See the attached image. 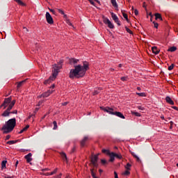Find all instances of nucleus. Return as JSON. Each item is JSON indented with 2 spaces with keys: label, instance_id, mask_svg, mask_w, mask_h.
Here are the masks:
<instances>
[{
  "label": "nucleus",
  "instance_id": "f257e3e1",
  "mask_svg": "<svg viewBox=\"0 0 178 178\" xmlns=\"http://www.w3.org/2000/svg\"><path fill=\"white\" fill-rule=\"evenodd\" d=\"M90 65L88 62L84 61L83 65H74V69L70 70L69 77L70 79H81V77H84L87 70L90 69Z\"/></svg>",
  "mask_w": 178,
  "mask_h": 178
},
{
  "label": "nucleus",
  "instance_id": "f03ea898",
  "mask_svg": "<svg viewBox=\"0 0 178 178\" xmlns=\"http://www.w3.org/2000/svg\"><path fill=\"white\" fill-rule=\"evenodd\" d=\"M16 127V118H11L6 122V124L1 128V131L3 134H8L12 131Z\"/></svg>",
  "mask_w": 178,
  "mask_h": 178
},
{
  "label": "nucleus",
  "instance_id": "7ed1b4c3",
  "mask_svg": "<svg viewBox=\"0 0 178 178\" xmlns=\"http://www.w3.org/2000/svg\"><path fill=\"white\" fill-rule=\"evenodd\" d=\"M62 69V65L60 63H58V64H54L53 66V73L52 76H51L47 80L44 81V84H49L51 81H54L55 79H56V76H58V73H59V70Z\"/></svg>",
  "mask_w": 178,
  "mask_h": 178
},
{
  "label": "nucleus",
  "instance_id": "20e7f679",
  "mask_svg": "<svg viewBox=\"0 0 178 178\" xmlns=\"http://www.w3.org/2000/svg\"><path fill=\"white\" fill-rule=\"evenodd\" d=\"M15 104H16V100H13L12 101V97H8L4 99L3 103L0 106V108H2V106H4L3 109L6 108V106L8 107L7 108V111H12V108L13 106H15Z\"/></svg>",
  "mask_w": 178,
  "mask_h": 178
},
{
  "label": "nucleus",
  "instance_id": "39448f33",
  "mask_svg": "<svg viewBox=\"0 0 178 178\" xmlns=\"http://www.w3.org/2000/svg\"><path fill=\"white\" fill-rule=\"evenodd\" d=\"M101 109H102V111H104V112L109 113V115H114L115 116H118V118H120L121 119H125L123 113L119 111H115V110H113V108L107 106V107H101Z\"/></svg>",
  "mask_w": 178,
  "mask_h": 178
},
{
  "label": "nucleus",
  "instance_id": "423d86ee",
  "mask_svg": "<svg viewBox=\"0 0 178 178\" xmlns=\"http://www.w3.org/2000/svg\"><path fill=\"white\" fill-rule=\"evenodd\" d=\"M90 165H92L93 168H98V155H94L91 157Z\"/></svg>",
  "mask_w": 178,
  "mask_h": 178
},
{
  "label": "nucleus",
  "instance_id": "0eeeda50",
  "mask_svg": "<svg viewBox=\"0 0 178 178\" xmlns=\"http://www.w3.org/2000/svg\"><path fill=\"white\" fill-rule=\"evenodd\" d=\"M103 22L104 23V24H107L109 29H115V26L113 25V24H112L109 19L104 17Z\"/></svg>",
  "mask_w": 178,
  "mask_h": 178
},
{
  "label": "nucleus",
  "instance_id": "6e6552de",
  "mask_svg": "<svg viewBox=\"0 0 178 178\" xmlns=\"http://www.w3.org/2000/svg\"><path fill=\"white\" fill-rule=\"evenodd\" d=\"M46 20L49 24H54V18L49 12L46 13Z\"/></svg>",
  "mask_w": 178,
  "mask_h": 178
},
{
  "label": "nucleus",
  "instance_id": "1a4fd4ad",
  "mask_svg": "<svg viewBox=\"0 0 178 178\" xmlns=\"http://www.w3.org/2000/svg\"><path fill=\"white\" fill-rule=\"evenodd\" d=\"M52 92H54L53 90H49L47 92L42 93L41 95L38 96V98H47L49 97V95L52 94Z\"/></svg>",
  "mask_w": 178,
  "mask_h": 178
},
{
  "label": "nucleus",
  "instance_id": "9d476101",
  "mask_svg": "<svg viewBox=\"0 0 178 178\" xmlns=\"http://www.w3.org/2000/svg\"><path fill=\"white\" fill-rule=\"evenodd\" d=\"M111 15L115 23H116L118 26H120V21L119 20V17H118L117 15L113 13H111Z\"/></svg>",
  "mask_w": 178,
  "mask_h": 178
},
{
  "label": "nucleus",
  "instance_id": "9b49d317",
  "mask_svg": "<svg viewBox=\"0 0 178 178\" xmlns=\"http://www.w3.org/2000/svg\"><path fill=\"white\" fill-rule=\"evenodd\" d=\"M31 156H33V154L31 153H29L24 156L28 163H30V162L33 161V159H31Z\"/></svg>",
  "mask_w": 178,
  "mask_h": 178
},
{
  "label": "nucleus",
  "instance_id": "f8f14e48",
  "mask_svg": "<svg viewBox=\"0 0 178 178\" xmlns=\"http://www.w3.org/2000/svg\"><path fill=\"white\" fill-rule=\"evenodd\" d=\"M165 101L168 104H170V105H175V102H173V100H172V98H170V97L167 96L165 97Z\"/></svg>",
  "mask_w": 178,
  "mask_h": 178
},
{
  "label": "nucleus",
  "instance_id": "ddd939ff",
  "mask_svg": "<svg viewBox=\"0 0 178 178\" xmlns=\"http://www.w3.org/2000/svg\"><path fill=\"white\" fill-rule=\"evenodd\" d=\"M152 51L153 54H154L155 55H158V54H159V52H161V50H159V49H158V47H152Z\"/></svg>",
  "mask_w": 178,
  "mask_h": 178
},
{
  "label": "nucleus",
  "instance_id": "4468645a",
  "mask_svg": "<svg viewBox=\"0 0 178 178\" xmlns=\"http://www.w3.org/2000/svg\"><path fill=\"white\" fill-rule=\"evenodd\" d=\"M88 141V136H85L83 139L81 141V146L84 147L86 145V142Z\"/></svg>",
  "mask_w": 178,
  "mask_h": 178
},
{
  "label": "nucleus",
  "instance_id": "2eb2a0df",
  "mask_svg": "<svg viewBox=\"0 0 178 178\" xmlns=\"http://www.w3.org/2000/svg\"><path fill=\"white\" fill-rule=\"evenodd\" d=\"M108 155L110 156L109 162H113V161H115V153L111 152Z\"/></svg>",
  "mask_w": 178,
  "mask_h": 178
},
{
  "label": "nucleus",
  "instance_id": "dca6fc26",
  "mask_svg": "<svg viewBox=\"0 0 178 178\" xmlns=\"http://www.w3.org/2000/svg\"><path fill=\"white\" fill-rule=\"evenodd\" d=\"M58 172V168H56L53 172H46L44 173V176H52V175H55Z\"/></svg>",
  "mask_w": 178,
  "mask_h": 178
},
{
  "label": "nucleus",
  "instance_id": "f3484780",
  "mask_svg": "<svg viewBox=\"0 0 178 178\" xmlns=\"http://www.w3.org/2000/svg\"><path fill=\"white\" fill-rule=\"evenodd\" d=\"M77 62H79V59L71 58V59L70 60V65H76V63H77Z\"/></svg>",
  "mask_w": 178,
  "mask_h": 178
},
{
  "label": "nucleus",
  "instance_id": "a211bd4d",
  "mask_svg": "<svg viewBox=\"0 0 178 178\" xmlns=\"http://www.w3.org/2000/svg\"><path fill=\"white\" fill-rule=\"evenodd\" d=\"M111 2L112 3L113 6L115 8V10H118V8L119 6H118V3L116 2V0H111Z\"/></svg>",
  "mask_w": 178,
  "mask_h": 178
},
{
  "label": "nucleus",
  "instance_id": "6ab92c4d",
  "mask_svg": "<svg viewBox=\"0 0 178 178\" xmlns=\"http://www.w3.org/2000/svg\"><path fill=\"white\" fill-rule=\"evenodd\" d=\"M26 81H27V79H25L24 81L17 82V88H20V87H22V86H23V84H24V83H26Z\"/></svg>",
  "mask_w": 178,
  "mask_h": 178
},
{
  "label": "nucleus",
  "instance_id": "aec40b11",
  "mask_svg": "<svg viewBox=\"0 0 178 178\" xmlns=\"http://www.w3.org/2000/svg\"><path fill=\"white\" fill-rule=\"evenodd\" d=\"M9 115H10V111L6 110L3 113H2V116H3V118H6L8 116H9Z\"/></svg>",
  "mask_w": 178,
  "mask_h": 178
},
{
  "label": "nucleus",
  "instance_id": "412c9836",
  "mask_svg": "<svg viewBox=\"0 0 178 178\" xmlns=\"http://www.w3.org/2000/svg\"><path fill=\"white\" fill-rule=\"evenodd\" d=\"M60 156H61V158H63V159L64 161H65L66 162H67V156H66V153H65V152H61V153H60Z\"/></svg>",
  "mask_w": 178,
  "mask_h": 178
},
{
  "label": "nucleus",
  "instance_id": "4be33fe9",
  "mask_svg": "<svg viewBox=\"0 0 178 178\" xmlns=\"http://www.w3.org/2000/svg\"><path fill=\"white\" fill-rule=\"evenodd\" d=\"M16 143H19V140H9V141L7 142V144H8V145H12L13 144H16Z\"/></svg>",
  "mask_w": 178,
  "mask_h": 178
},
{
  "label": "nucleus",
  "instance_id": "5701e85b",
  "mask_svg": "<svg viewBox=\"0 0 178 178\" xmlns=\"http://www.w3.org/2000/svg\"><path fill=\"white\" fill-rule=\"evenodd\" d=\"M177 49V47H170L168 49V51H169V52H175V51H176Z\"/></svg>",
  "mask_w": 178,
  "mask_h": 178
},
{
  "label": "nucleus",
  "instance_id": "b1692460",
  "mask_svg": "<svg viewBox=\"0 0 178 178\" xmlns=\"http://www.w3.org/2000/svg\"><path fill=\"white\" fill-rule=\"evenodd\" d=\"M155 19H156V20H158V19H159V20H162V15H161V14H159V13H156Z\"/></svg>",
  "mask_w": 178,
  "mask_h": 178
},
{
  "label": "nucleus",
  "instance_id": "393cba45",
  "mask_svg": "<svg viewBox=\"0 0 178 178\" xmlns=\"http://www.w3.org/2000/svg\"><path fill=\"white\" fill-rule=\"evenodd\" d=\"M7 161H3L1 162V168L2 169H3L4 168H6V163H7Z\"/></svg>",
  "mask_w": 178,
  "mask_h": 178
},
{
  "label": "nucleus",
  "instance_id": "a878e982",
  "mask_svg": "<svg viewBox=\"0 0 178 178\" xmlns=\"http://www.w3.org/2000/svg\"><path fill=\"white\" fill-rule=\"evenodd\" d=\"M15 2H17V3H18L19 5H21L22 6H24L25 4L24 3H23V1H22L21 0H15Z\"/></svg>",
  "mask_w": 178,
  "mask_h": 178
},
{
  "label": "nucleus",
  "instance_id": "bb28decb",
  "mask_svg": "<svg viewBox=\"0 0 178 178\" xmlns=\"http://www.w3.org/2000/svg\"><path fill=\"white\" fill-rule=\"evenodd\" d=\"M131 115H135V116H137V117L141 116V114H140L138 112H136V111H131Z\"/></svg>",
  "mask_w": 178,
  "mask_h": 178
},
{
  "label": "nucleus",
  "instance_id": "cd10ccee",
  "mask_svg": "<svg viewBox=\"0 0 178 178\" xmlns=\"http://www.w3.org/2000/svg\"><path fill=\"white\" fill-rule=\"evenodd\" d=\"M103 154H106V155H109L111 154V152L108 149H102Z\"/></svg>",
  "mask_w": 178,
  "mask_h": 178
},
{
  "label": "nucleus",
  "instance_id": "c85d7f7f",
  "mask_svg": "<svg viewBox=\"0 0 178 178\" xmlns=\"http://www.w3.org/2000/svg\"><path fill=\"white\" fill-rule=\"evenodd\" d=\"M122 16L124 19H126L127 22L129 23V17L127 16V14L124 13H122Z\"/></svg>",
  "mask_w": 178,
  "mask_h": 178
},
{
  "label": "nucleus",
  "instance_id": "c756f323",
  "mask_svg": "<svg viewBox=\"0 0 178 178\" xmlns=\"http://www.w3.org/2000/svg\"><path fill=\"white\" fill-rule=\"evenodd\" d=\"M130 168H131V164H130L129 163H127V165L125 166V169L127 170H130Z\"/></svg>",
  "mask_w": 178,
  "mask_h": 178
},
{
  "label": "nucleus",
  "instance_id": "7c9ffc66",
  "mask_svg": "<svg viewBox=\"0 0 178 178\" xmlns=\"http://www.w3.org/2000/svg\"><path fill=\"white\" fill-rule=\"evenodd\" d=\"M53 124H54V130H56V129H58V124L56 121H54Z\"/></svg>",
  "mask_w": 178,
  "mask_h": 178
},
{
  "label": "nucleus",
  "instance_id": "2f4dec72",
  "mask_svg": "<svg viewBox=\"0 0 178 178\" xmlns=\"http://www.w3.org/2000/svg\"><path fill=\"white\" fill-rule=\"evenodd\" d=\"M115 158H118V159H122V158H123L122 154H118L116 153H115Z\"/></svg>",
  "mask_w": 178,
  "mask_h": 178
},
{
  "label": "nucleus",
  "instance_id": "473e14b6",
  "mask_svg": "<svg viewBox=\"0 0 178 178\" xmlns=\"http://www.w3.org/2000/svg\"><path fill=\"white\" fill-rule=\"evenodd\" d=\"M91 175L93 178H97V176H95V173L94 172V169H90Z\"/></svg>",
  "mask_w": 178,
  "mask_h": 178
},
{
  "label": "nucleus",
  "instance_id": "72a5a7b5",
  "mask_svg": "<svg viewBox=\"0 0 178 178\" xmlns=\"http://www.w3.org/2000/svg\"><path fill=\"white\" fill-rule=\"evenodd\" d=\"M57 10H58V13L63 15L64 17H66V15H65V12H63V10H62L61 9H58Z\"/></svg>",
  "mask_w": 178,
  "mask_h": 178
},
{
  "label": "nucleus",
  "instance_id": "f704fd0d",
  "mask_svg": "<svg viewBox=\"0 0 178 178\" xmlns=\"http://www.w3.org/2000/svg\"><path fill=\"white\" fill-rule=\"evenodd\" d=\"M125 29L129 34H133V31H131V30H130L127 26H125Z\"/></svg>",
  "mask_w": 178,
  "mask_h": 178
},
{
  "label": "nucleus",
  "instance_id": "c9c22d12",
  "mask_svg": "<svg viewBox=\"0 0 178 178\" xmlns=\"http://www.w3.org/2000/svg\"><path fill=\"white\" fill-rule=\"evenodd\" d=\"M131 155H133V156L136 158L138 161H140V158L138 156H136V154H134V152H132Z\"/></svg>",
  "mask_w": 178,
  "mask_h": 178
},
{
  "label": "nucleus",
  "instance_id": "e433bc0d",
  "mask_svg": "<svg viewBox=\"0 0 178 178\" xmlns=\"http://www.w3.org/2000/svg\"><path fill=\"white\" fill-rule=\"evenodd\" d=\"M139 97H145V92L136 93Z\"/></svg>",
  "mask_w": 178,
  "mask_h": 178
},
{
  "label": "nucleus",
  "instance_id": "4c0bfd02",
  "mask_svg": "<svg viewBox=\"0 0 178 178\" xmlns=\"http://www.w3.org/2000/svg\"><path fill=\"white\" fill-rule=\"evenodd\" d=\"M101 162H102V165H108V161H106V160H105V159H102Z\"/></svg>",
  "mask_w": 178,
  "mask_h": 178
},
{
  "label": "nucleus",
  "instance_id": "58836bf2",
  "mask_svg": "<svg viewBox=\"0 0 178 178\" xmlns=\"http://www.w3.org/2000/svg\"><path fill=\"white\" fill-rule=\"evenodd\" d=\"M124 176H129V175H130V172L128 170H126L124 172H123V174Z\"/></svg>",
  "mask_w": 178,
  "mask_h": 178
},
{
  "label": "nucleus",
  "instance_id": "ea45409f",
  "mask_svg": "<svg viewBox=\"0 0 178 178\" xmlns=\"http://www.w3.org/2000/svg\"><path fill=\"white\" fill-rule=\"evenodd\" d=\"M173 67H175V64H172L168 67V70H173Z\"/></svg>",
  "mask_w": 178,
  "mask_h": 178
},
{
  "label": "nucleus",
  "instance_id": "a19ab883",
  "mask_svg": "<svg viewBox=\"0 0 178 178\" xmlns=\"http://www.w3.org/2000/svg\"><path fill=\"white\" fill-rule=\"evenodd\" d=\"M122 81H127V76H122L121 77Z\"/></svg>",
  "mask_w": 178,
  "mask_h": 178
},
{
  "label": "nucleus",
  "instance_id": "79ce46f5",
  "mask_svg": "<svg viewBox=\"0 0 178 178\" xmlns=\"http://www.w3.org/2000/svg\"><path fill=\"white\" fill-rule=\"evenodd\" d=\"M153 24H154L155 29H158V26H159L158 23L153 22Z\"/></svg>",
  "mask_w": 178,
  "mask_h": 178
},
{
  "label": "nucleus",
  "instance_id": "37998d69",
  "mask_svg": "<svg viewBox=\"0 0 178 178\" xmlns=\"http://www.w3.org/2000/svg\"><path fill=\"white\" fill-rule=\"evenodd\" d=\"M138 109H139L140 111H144V107H143L141 106H138Z\"/></svg>",
  "mask_w": 178,
  "mask_h": 178
},
{
  "label": "nucleus",
  "instance_id": "c03bdc74",
  "mask_svg": "<svg viewBox=\"0 0 178 178\" xmlns=\"http://www.w3.org/2000/svg\"><path fill=\"white\" fill-rule=\"evenodd\" d=\"M134 13H135L136 16H138V10L137 9L134 10Z\"/></svg>",
  "mask_w": 178,
  "mask_h": 178
},
{
  "label": "nucleus",
  "instance_id": "a18cd8bd",
  "mask_svg": "<svg viewBox=\"0 0 178 178\" xmlns=\"http://www.w3.org/2000/svg\"><path fill=\"white\" fill-rule=\"evenodd\" d=\"M29 127H30V126L26 125L24 128H23V129L26 131H27V129H29Z\"/></svg>",
  "mask_w": 178,
  "mask_h": 178
},
{
  "label": "nucleus",
  "instance_id": "49530a36",
  "mask_svg": "<svg viewBox=\"0 0 178 178\" xmlns=\"http://www.w3.org/2000/svg\"><path fill=\"white\" fill-rule=\"evenodd\" d=\"M89 1L91 3V5H93V6H95V3H94V1L92 0H89Z\"/></svg>",
  "mask_w": 178,
  "mask_h": 178
},
{
  "label": "nucleus",
  "instance_id": "de8ad7c7",
  "mask_svg": "<svg viewBox=\"0 0 178 178\" xmlns=\"http://www.w3.org/2000/svg\"><path fill=\"white\" fill-rule=\"evenodd\" d=\"M10 113H13V114H17V110H15L13 112H10Z\"/></svg>",
  "mask_w": 178,
  "mask_h": 178
},
{
  "label": "nucleus",
  "instance_id": "09e8293b",
  "mask_svg": "<svg viewBox=\"0 0 178 178\" xmlns=\"http://www.w3.org/2000/svg\"><path fill=\"white\" fill-rule=\"evenodd\" d=\"M114 175H115V178H118L119 177L118 176V172H114Z\"/></svg>",
  "mask_w": 178,
  "mask_h": 178
},
{
  "label": "nucleus",
  "instance_id": "8fccbe9b",
  "mask_svg": "<svg viewBox=\"0 0 178 178\" xmlns=\"http://www.w3.org/2000/svg\"><path fill=\"white\" fill-rule=\"evenodd\" d=\"M49 11L51 12V13H54V15H55V10L49 9Z\"/></svg>",
  "mask_w": 178,
  "mask_h": 178
},
{
  "label": "nucleus",
  "instance_id": "3c124183",
  "mask_svg": "<svg viewBox=\"0 0 178 178\" xmlns=\"http://www.w3.org/2000/svg\"><path fill=\"white\" fill-rule=\"evenodd\" d=\"M67 104H68V102H65L63 103L62 105H63V106H66V105H67Z\"/></svg>",
  "mask_w": 178,
  "mask_h": 178
},
{
  "label": "nucleus",
  "instance_id": "603ef678",
  "mask_svg": "<svg viewBox=\"0 0 178 178\" xmlns=\"http://www.w3.org/2000/svg\"><path fill=\"white\" fill-rule=\"evenodd\" d=\"M10 138V135H7L6 137V140H9Z\"/></svg>",
  "mask_w": 178,
  "mask_h": 178
},
{
  "label": "nucleus",
  "instance_id": "864d4df0",
  "mask_svg": "<svg viewBox=\"0 0 178 178\" xmlns=\"http://www.w3.org/2000/svg\"><path fill=\"white\" fill-rule=\"evenodd\" d=\"M97 94H99V92L98 90L95 91L94 95H97Z\"/></svg>",
  "mask_w": 178,
  "mask_h": 178
},
{
  "label": "nucleus",
  "instance_id": "5fc2aeb1",
  "mask_svg": "<svg viewBox=\"0 0 178 178\" xmlns=\"http://www.w3.org/2000/svg\"><path fill=\"white\" fill-rule=\"evenodd\" d=\"M76 151V147H74L72 149V153Z\"/></svg>",
  "mask_w": 178,
  "mask_h": 178
},
{
  "label": "nucleus",
  "instance_id": "6e6d98bb",
  "mask_svg": "<svg viewBox=\"0 0 178 178\" xmlns=\"http://www.w3.org/2000/svg\"><path fill=\"white\" fill-rule=\"evenodd\" d=\"M17 165H19V161H17L15 162V168H17Z\"/></svg>",
  "mask_w": 178,
  "mask_h": 178
},
{
  "label": "nucleus",
  "instance_id": "4d7b16f0",
  "mask_svg": "<svg viewBox=\"0 0 178 178\" xmlns=\"http://www.w3.org/2000/svg\"><path fill=\"white\" fill-rule=\"evenodd\" d=\"M24 131H25L23 129L19 132V134H22V133H23Z\"/></svg>",
  "mask_w": 178,
  "mask_h": 178
},
{
  "label": "nucleus",
  "instance_id": "13d9d810",
  "mask_svg": "<svg viewBox=\"0 0 178 178\" xmlns=\"http://www.w3.org/2000/svg\"><path fill=\"white\" fill-rule=\"evenodd\" d=\"M62 177V173H60L58 176H57L56 178H61Z\"/></svg>",
  "mask_w": 178,
  "mask_h": 178
},
{
  "label": "nucleus",
  "instance_id": "bf43d9fd",
  "mask_svg": "<svg viewBox=\"0 0 178 178\" xmlns=\"http://www.w3.org/2000/svg\"><path fill=\"white\" fill-rule=\"evenodd\" d=\"M173 109H175V111H177L178 108L177 106H173Z\"/></svg>",
  "mask_w": 178,
  "mask_h": 178
},
{
  "label": "nucleus",
  "instance_id": "052dcab7",
  "mask_svg": "<svg viewBox=\"0 0 178 178\" xmlns=\"http://www.w3.org/2000/svg\"><path fill=\"white\" fill-rule=\"evenodd\" d=\"M42 170H43V172H45V170H49V169L46 168V169H43Z\"/></svg>",
  "mask_w": 178,
  "mask_h": 178
},
{
  "label": "nucleus",
  "instance_id": "680f3d73",
  "mask_svg": "<svg viewBox=\"0 0 178 178\" xmlns=\"http://www.w3.org/2000/svg\"><path fill=\"white\" fill-rule=\"evenodd\" d=\"M50 88H55V85L51 86Z\"/></svg>",
  "mask_w": 178,
  "mask_h": 178
},
{
  "label": "nucleus",
  "instance_id": "e2e57ef3",
  "mask_svg": "<svg viewBox=\"0 0 178 178\" xmlns=\"http://www.w3.org/2000/svg\"><path fill=\"white\" fill-rule=\"evenodd\" d=\"M161 119H163H163H165V117H164L163 115H161Z\"/></svg>",
  "mask_w": 178,
  "mask_h": 178
},
{
  "label": "nucleus",
  "instance_id": "0e129e2a",
  "mask_svg": "<svg viewBox=\"0 0 178 178\" xmlns=\"http://www.w3.org/2000/svg\"><path fill=\"white\" fill-rule=\"evenodd\" d=\"M95 2H97V3H99V0H94Z\"/></svg>",
  "mask_w": 178,
  "mask_h": 178
},
{
  "label": "nucleus",
  "instance_id": "69168bd1",
  "mask_svg": "<svg viewBox=\"0 0 178 178\" xmlns=\"http://www.w3.org/2000/svg\"><path fill=\"white\" fill-rule=\"evenodd\" d=\"M137 90H138V91H140V90H141V88L138 87V88H137Z\"/></svg>",
  "mask_w": 178,
  "mask_h": 178
},
{
  "label": "nucleus",
  "instance_id": "338daca9",
  "mask_svg": "<svg viewBox=\"0 0 178 178\" xmlns=\"http://www.w3.org/2000/svg\"><path fill=\"white\" fill-rule=\"evenodd\" d=\"M5 178H13V177H5Z\"/></svg>",
  "mask_w": 178,
  "mask_h": 178
},
{
  "label": "nucleus",
  "instance_id": "774afa93",
  "mask_svg": "<svg viewBox=\"0 0 178 178\" xmlns=\"http://www.w3.org/2000/svg\"><path fill=\"white\" fill-rule=\"evenodd\" d=\"M118 67H122V64H119Z\"/></svg>",
  "mask_w": 178,
  "mask_h": 178
}]
</instances>
